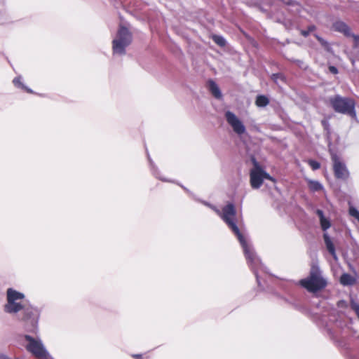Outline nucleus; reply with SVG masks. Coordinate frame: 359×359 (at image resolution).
I'll return each instance as SVG.
<instances>
[{"instance_id":"nucleus-1","label":"nucleus","mask_w":359,"mask_h":359,"mask_svg":"<svg viewBox=\"0 0 359 359\" xmlns=\"http://www.w3.org/2000/svg\"><path fill=\"white\" fill-rule=\"evenodd\" d=\"M211 209L222 217L224 222L236 236L243 248L248 264L255 275L257 284L259 286H261L259 271L263 270L264 266L259 258L256 255L252 246L251 244L248 243L243 235L240 232V230L235 222L236 210L234 205L233 203L227 204L222 208V212H221L215 205H213Z\"/></svg>"},{"instance_id":"nucleus-2","label":"nucleus","mask_w":359,"mask_h":359,"mask_svg":"<svg viewBox=\"0 0 359 359\" xmlns=\"http://www.w3.org/2000/svg\"><path fill=\"white\" fill-rule=\"evenodd\" d=\"M24 298L23 293L13 288H8L6 291L7 302L4 306V310L10 314L22 311L23 315L21 320L24 323L25 330L28 332L36 333L39 318V311L32 306H26L22 303Z\"/></svg>"},{"instance_id":"nucleus-3","label":"nucleus","mask_w":359,"mask_h":359,"mask_svg":"<svg viewBox=\"0 0 359 359\" xmlns=\"http://www.w3.org/2000/svg\"><path fill=\"white\" fill-rule=\"evenodd\" d=\"M300 285L310 292H317L327 286V280L323 277L320 268L312 266L307 278L300 280Z\"/></svg>"},{"instance_id":"nucleus-4","label":"nucleus","mask_w":359,"mask_h":359,"mask_svg":"<svg viewBox=\"0 0 359 359\" xmlns=\"http://www.w3.org/2000/svg\"><path fill=\"white\" fill-rule=\"evenodd\" d=\"M329 100L332 107L336 112L349 115L352 118L356 117L355 103L353 99L337 95L330 97Z\"/></svg>"},{"instance_id":"nucleus-5","label":"nucleus","mask_w":359,"mask_h":359,"mask_svg":"<svg viewBox=\"0 0 359 359\" xmlns=\"http://www.w3.org/2000/svg\"><path fill=\"white\" fill-rule=\"evenodd\" d=\"M24 339L27 341L25 348L28 352L32 353L37 359H54L46 348L41 339L39 337H33L25 334Z\"/></svg>"},{"instance_id":"nucleus-6","label":"nucleus","mask_w":359,"mask_h":359,"mask_svg":"<svg viewBox=\"0 0 359 359\" xmlns=\"http://www.w3.org/2000/svg\"><path fill=\"white\" fill-rule=\"evenodd\" d=\"M132 42V34L124 26L121 25L118 30L116 37L112 41L114 54L123 55L126 54V48Z\"/></svg>"},{"instance_id":"nucleus-7","label":"nucleus","mask_w":359,"mask_h":359,"mask_svg":"<svg viewBox=\"0 0 359 359\" xmlns=\"http://www.w3.org/2000/svg\"><path fill=\"white\" fill-rule=\"evenodd\" d=\"M252 162L254 168L250 172V182L252 189H257L260 188L264 180L275 182V179L259 165L255 158H252Z\"/></svg>"},{"instance_id":"nucleus-8","label":"nucleus","mask_w":359,"mask_h":359,"mask_svg":"<svg viewBox=\"0 0 359 359\" xmlns=\"http://www.w3.org/2000/svg\"><path fill=\"white\" fill-rule=\"evenodd\" d=\"M331 159L333 164L334 177L339 180H347L349 177V171L345 163L337 154L334 153L331 154Z\"/></svg>"},{"instance_id":"nucleus-9","label":"nucleus","mask_w":359,"mask_h":359,"mask_svg":"<svg viewBox=\"0 0 359 359\" xmlns=\"http://www.w3.org/2000/svg\"><path fill=\"white\" fill-rule=\"evenodd\" d=\"M227 123L231 126L233 130L238 135L245 133V127L243 122L231 111L225 112Z\"/></svg>"},{"instance_id":"nucleus-10","label":"nucleus","mask_w":359,"mask_h":359,"mask_svg":"<svg viewBox=\"0 0 359 359\" xmlns=\"http://www.w3.org/2000/svg\"><path fill=\"white\" fill-rule=\"evenodd\" d=\"M332 27L334 31L340 32L347 37L351 35V28L343 21L338 20L334 22L332 25Z\"/></svg>"},{"instance_id":"nucleus-11","label":"nucleus","mask_w":359,"mask_h":359,"mask_svg":"<svg viewBox=\"0 0 359 359\" xmlns=\"http://www.w3.org/2000/svg\"><path fill=\"white\" fill-rule=\"evenodd\" d=\"M207 84L208 90L212 96L217 100H221L222 98V93L217 83L215 81L210 79Z\"/></svg>"},{"instance_id":"nucleus-12","label":"nucleus","mask_w":359,"mask_h":359,"mask_svg":"<svg viewBox=\"0 0 359 359\" xmlns=\"http://www.w3.org/2000/svg\"><path fill=\"white\" fill-rule=\"evenodd\" d=\"M323 239H324V241H325V243L327 250L331 254L332 257L335 260H337V254L335 252V248H334L333 243L332 242V241L330 239V237L329 236V235L327 233H325L323 234Z\"/></svg>"},{"instance_id":"nucleus-13","label":"nucleus","mask_w":359,"mask_h":359,"mask_svg":"<svg viewBox=\"0 0 359 359\" xmlns=\"http://www.w3.org/2000/svg\"><path fill=\"white\" fill-rule=\"evenodd\" d=\"M355 279L351 274L344 273L340 277V283L343 285H352L355 283Z\"/></svg>"},{"instance_id":"nucleus-14","label":"nucleus","mask_w":359,"mask_h":359,"mask_svg":"<svg viewBox=\"0 0 359 359\" xmlns=\"http://www.w3.org/2000/svg\"><path fill=\"white\" fill-rule=\"evenodd\" d=\"M308 185L309 189L313 192L319 191L323 189V184L318 181L309 180L308 181Z\"/></svg>"},{"instance_id":"nucleus-15","label":"nucleus","mask_w":359,"mask_h":359,"mask_svg":"<svg viewBox=\"0 0 359 359\" xmlns=\"http://www.w3.org/2000/svg\"><path fill=\"white\" fill-rule=\"evenodd\" d=\"M269 103V98L264 95H257L255 100V104L259 107H264L267 106Z\"/></svg>"},{"instance_id":"nucleus-16","label":"nucleus","mask_w":359,"mask_h":359,"mask_svg":"<svg viewBox=\"0 0 359 359\" xmlns=\"http://www.w3.org/2000/svg\"><path fill=\"white\" fill-rule=\"evenodd\" d=\"M212 39L220 47H224L226 45V40L221 35L213 34L212 36Z\"/></svg>"},{"instance_id":"nucleus-17","label":"nucleus","mask_w":359,"mask_h":359,"mask_svg":"<svg viewBox=\"0 0 359 359\" xmlns=\"http://www.w3.org/2000/svg\"><path fill=\"white\" fill-rule=\"evenodd\" d=\"M14 85L17 86L18 88H20L22 89L25 90L28 93H32V90L29 88L28 87L25 86L22 82H21V77H15L13 81Z\"/></svg>"},{"instance_id":"nucleus-18","label":"nucleus","mask_w":359,"mask_h":359,"mask_svg":"<svg viewBox=\"0 0 359 359\" xmlns=\"http://www.w3.org/2000/svg\"><path fill=\"white\" fill-rule=\"evenodd\" d=\"M314 36L316 38V39L319 41V43H320V45L325 49L327 50V51H330V49H331V47L329 44V43L325 40L323 38H322L321 36H320L318 34H314Z\"/></svg>"},{"instance_id":"nucleus-19","label":"nucleus","mask_w":359,"mask_h":359,"mask_svg":"<svg viewBox=\"0 0 359 359\" xmlns=\"http://www.w3.org/2000/svg\"><path fill=\"white\" fill-rule=\"evenodd\" d=\"M320 226L323 231H327L331 226V223L329 219L325 217L320 220Z\"/></svg>"},{"instance_id":"nucleus-20","label":"nucleus","mask_w":359,"mask_h":359,"mask_svg":"<svg viewBox=\"0 0 359 359\" xmlns=\"http://www.w3.org/2000/svg\"><path fill=\"white\" fill-rule=\"evenodd\" d=\"M316 29V27L315 25H309L307 29L301 31V34L304 37H307L310 34V33L314 31Z\"/></svg>"},{"instance_id":"nucleus-21","label":"nucleus","mask_w":359,"mask_h":359,"mask_svg":"<svg viewBox=\"0 0 359 359\" xmlns=\"http://www.w3.org/2000/svg\"><path fill=\"white\" fill-rule=\"evenodd\" d=\"M271 79L275 82V83H278V81L280 80V81H284L285 80V77L284 76L280 74V73H276V74H273L271 75Z\"/></svg>"},{"instance_id":"nucleus-22","label":"nucleus","mask_w":359,"mask_h":359,"mask_svg":"<svg viewBox=\"0 0 359 359\" xmlns=\"http://www.w3.org/2000/svg\"><path fill=\"white\" fill-rule=\"evenodd\" d=\"M309 165L313 170H316L320 168V163L312 159L309 160Z\"/></svg>"},{"instance_id":"nucleus-23","label":"nucleus","mask_w":359,"mask_h":359,"mask_svg":"<svg viewBox=\"0 0 359 359\" xmlns=\"http://www.w3.org/2000/svg\"><path fill=\"white\" fill-rule=\"evenodd\" d=\"M349 214L350 215H351L352 217H355V219H358V221L359 222V211L354 207H351L349 208Z\"/></svg>"},{"instance_id":"nucleus-24","label":"nucleus","mask_w":359,"mask_h":359,"mask_svg":"<svg viewBox=\"0 0 359 359\" xmlns=\"http://www.w3.org/2000/svg\"><path fill=\"white\" fill-rule=\"evenodd\" d=\"M280 1L287 6H294L298 5L297 2L294 0H280Z\"/></svg>"},{"instance_id":"nucleus-25","label":"nucleus","mask_w":359,"mask_h":359,"mask_svg":"<svg viewBox=\"0 0 359 359\" xmlns=\"http://www.w3.org/2000/svg\"><path fill=\"white\" fill-rule=\"evenodd\" d=\"M152 172H153V174L155 175V177H156V178H158V179L161 180L162 181H165V182L168 181V180H166V179H165V178L161 177L158 175V172L156 170V168H152Z\"/></svg>"},{"instance_id":"nucleus-26","label":"nucleus","mask_w":359,"mask_h":359,"mask_svg":"<svg viewBox=\"0 0 359 359\" xmlns=\"http://www.w3.org/2000/svg\"><path fill=\"white\" fill-rule=\"evenodd\" d=\"M351 308L355 311V314L358 315L359 313V304L357 303L351 304Z\"/></svg>"},{"instance_id":"nucleus-27","label":"nucleus","mask_w":359,"mask_h":359,"mask_svg":"<svg viewBox=\"0 0 359 359\" xmlns=\"http://www.w3.org/2000/svg\"><path fill=\"white\" fill-rule=\"evenodd\" d=\"M351 36L353 37L354 42H355L354 46L356 47L359 44V36L355 35L351 32Z\"/></svg>"},{"instance_id":"nucleus-28","label":"nucleus","mask_w":359,"mask_h":359,"mask_svg":"<svg viewBox=\"0 0 359 359\" xmlns=\"http://www.w3.org/2000/svg\"><path fill=\"white\" fill-rule=\"evenodd\" d=\"M316 212L317 215L319 217L320 220L325 217L324 215V212L322 210L318 209Z\"/></svg>"},{"instance_id":"nucleus-29","label":"nucleus","mask_w":359,"mask_h":359,"mask_svg":"<svg viewBox=\"0 0 359 359\" xmlns=\"http://www.w3.org/2000/svg\"><path fill=\"white\" fill-rule=\"evenodd\" d=\"M329 70L333 74H337L338 73V69L334 66H330Z\"/></svg>"},{"instance_id":"nucleus-30","label":"nucleus","mask_w":359,"mask_h":359,"mask_svg":"<svg viewBox=\"0 0 359 359\" xmlns=\"http://www.w3.org/2000/svg\"><path fill=\"white\" fill-rule=\"evenodd\" d=\"M194 198L196 200V198ZM197 201H198V199H197ZM198 201H200L201 203H202L203 205H206V206L209 207L210 208H212V207L213 206V205L210 204V203H208V202H207V201H200V200H198Z\"/></svg>"},{"instance_id":"nucleus-31","label":"nucleus","mask_w":359,"mask_h":359,"mask_svg":"<svg viewBox=\"0 0 359 359\" xmlns=\"http://www.w3.org/2000/svg\"><path fill=\"white\" fill-rule=\"evenodd\" d=\"M0 359H11L10 357L7 356L6 355L0 353Z\"/></svg>"},{"instance_id":"nucleus-32","label":"nucleus","mask_w":359,"mask_h":359,"mask_svg":"<svg viewBox=\"0 0 359 359\" xmlns=\"http://www.w3.org/2000/svg\"><path fill=\"white\" fill-rule=\"evenodd\" d=\"M294 62H296L300 67H302L303 62L299 60H294Z\"/></svg>"},{"instance_id":"nucleus-33","label":"nucleus","mask_w":359,"mask_h":359,"mask_svg":"<svg viewBox=\"0 0 359 359\" xmlns=\"http://www.w3.org/2000/svg\"><path fill=\"white\" fill-rule=\"evenodd\" d=\"M181 187H182V189H184L189 194H190L191 196H194L193 194L188 189H187L186 187H183L181 185Z\"/></svg>"},{"instance_id":"nucleus-34","label":"nucleus","mask_w":359,"mask_h":359,"mask_svg":"<svg viewBox=\"0 0 359 359\" xmlns=\"http://www.w3.org/2000/svg\"><path fill=\"white\" fill-rule=\"evenodd\" d=\"M133 358H135L136 359H142V355L140 354H134L133 355Z\"/></svg>"},{"instance_id":"nucleus-35","label":"nucleus","mask_w":359,"mask_h":359,"mask_svg":"<svg viewBox=\"0 0 359 359\" xmlns=\"http://www.w3.org/2000/svg\"><path fill=\"white\" fill-rule=\"evenodd\" d=\"M0 15H1V13L0 12ZM0 23H4V21L1 20V19L0 18Z\"/></svg>"},{"instance_id":"nucleus-36","label":"nucleus","mask_w":359,"mask_h":359,"mask_svg":"<svg viewBox=\"0 0 359 359\" xmlns=\"http://www.w3.org/2000/svg\"><path fill=\"white\" fill-rule=\"evenodd\" d=\"M149 160L150 161L151 165H152V161L150 159H149Z\"/></svg>"}]
</instances>
